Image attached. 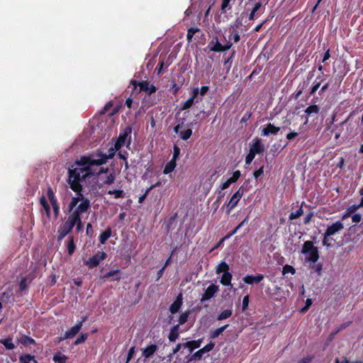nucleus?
<instances>
[{
	"mask_svg": "<svg viewBox=\"0 0 363 363\" xmlns=\"http://www.w3.org/2000/svg\"><path fill=\"white\" fill-rule=\"evenodd\" d=\"M116 150L115 147H111L108 155L97 151L77 160L68 169V184L73 189L78 190L80 188L79 181L95 179L98 174L106 172L108 168L104 169L101 165L114 156Z\"/></svg>",
	"mask_w": 363,
	"mask_h": 363,
	"instance_id": "1",
	"label": "nucleus"
},
{
	"mask_svg": "<svg viewBox=\"0 0 363 363\" xmlns=\"http://www.w3.org/2000/svg\"><path fill=\"white\" fill-rule=\"evenodd\" d=\"M75 225H77V230H79L82 227L80 216H77V215L69 216L67 221L58 229L57 240L59 241L62 240L71 231Z\"/></svg>",
	"mask_w": 363,
	"mask_h": 363,
	"instance_id": "2",
	"label": "nucleus"
},
{
	"mask_svg": "<svg viewBox=\"0 0 363 363\" xmlns=\"http://www.w3.org/2000/svg\"><path fill=\"white\" fill-rule=\"evenodd\" d=\"M302 254L305 255V261L315 263L319 258L318 248L313 245V242L306 241L302 247Z\"/></svg>",
	"mask_w": 363,
	"mask_h": 363,
	"instance_id": "3",
	"label": "nucleus"
},
{
	"mask_svg": "<svg viewBox=\"0 0 363 363\" xmlns=\"http://www.w3.org/2000/svg\"><path fill=\"white\" fill-rule=\"evenodd\" d=\"M131 132H132V128L130 127H127L125 129L124 132L119 135V137L115 144V148L116 150L120 149L121 147L124 146L125 144L127 146L130 145V140L129 139L127 141V138H128V136L131 133Z\"/></svg>",
	"mask_w": 363,
	"mask_h": 363,
	"instance_id": "4",
	"label": "nucleus"
},
{
	"mask_svg": "<svg viewBox=\"0 0 363 363\" xmlns=\"http://www.w3.org/2000/svg\"><path fill=\"white\" fill-rule=\"evenodd\" d=\"M107 255L104 252H98L94 256L86 260L84 263L89 268H94L99 264V263L106 259Z\"/></svg>",
	"mask_w": 363,
	"mask_h": 363,
	"instance_id": "5",
	"label": "nucleus"
},
{
	"mask_svg": "<svg viewBox=\"0 0 363 363\" xmlns=\"http://www.w3.org/2000/svg\"><path fill=\"white\" fill-rule=\"evenodd\" d=\"M244 194V189L241 186L239 188V189L230 198L227 207H228V213H230L231 211L235 208L238 203L242 198V195Z\"/></svg>",
	"mask_w": 363,
	"mask_h": 363,
	"instance_id": "6",
	"label": "nucleus"
},
{
	"mask_svg": "<svg viewBox=\"0 0 363 363\" xmlns=\"http://www.w3.org/2000/svg\"><path fill=\"white\" fill-rule=\"evenodd\" d=\"M86 320V317H83L80 321L69 330L65 332L63 339L72 338L74 337L80 330L82 327L83 323Z\"/></svg>",
	"mask_w": 363,
	"mask_h": 363,
	"instance_id": "7",
	"label": "nucleus"
},
{
	"mask_svg": "<svg viewBox=\"0 0 363 363\" xmlns=\"http://www.w3.org/2000/svg\"><path fill=\"white\" fill-rule=\"evenodd\" d=\"M214 346H215V344L213 342H211L209 344L206 345L203 348H201L199 350H198L197 352H196L191 357L189 361H192V360L196 359H201L203 355L205 353L211 351L213 349Z\"/></svg>",
	"mask_w": 363,
	"mask_h": 363,
	"instance_id": "8",
	"label": "nucleus"
},
{
	"mask_svg": "<svg viewBox=\"0 0 363 363\" xmlns=\"http://www.w3.org/2000/svg\"><path fill=\"white\" fill-rule=\"evenodd\" d=\"M343 228V224L340 221H337L331 225H329L325 233H326V235L332 236L340 232Z\"/></svg>",
	"mask_w": 363,
	"mask_h": 363,
	"instance_id": "9",
	"label": "nucleus"
},
{
	"mask_svg": "<svg viewBox=\"0 0 363 363\" xmlns=\"http://www.w3.org/2000/svg\"><path fill=\"white\" fill-rule=\"evenodd\" d=\"M218 291V286L215 284L210 285L205 291L204 294L201 298V302L211 299Z\"/></svg>",
	"mask_w": 363,
	"mask_h": 363,
	"instance_id": "10",
	"label": "nucleus"
},
{
	"mask_svg": "<svg viewBox=\"0 0 363 363\" xmlns=\"http://www.w3.org/2000/svg\"><path fill=\"white\" fill-rule=\"evenodd\" d=\"M89 208V200H84L79 203L77 208L70 214V216L77 215V216H79L80 213L86 212Z\"/></svg>",
	"mask_w": 363,
	"mask_h": 363,
	"instance_id": "11",
	"label": "nucleus"
},
{
	"mask_svg": "<svg viewBox=\"0 0 363 363\" xmlns=\"http://www.w3.org/2000/svg\"><path fill=\"white\" fill-rule=\"evenodd\" d=\"M264 147L259 139H255L250 143V151L254 155L260 154L264 152Z\"/></svg>",
	"mask_w": 363,
	"mask_h": 363,
	"instance_id": "12",
	"label": "nucleus"
},
{
	"mask_svg": "<svg viewBox=\"0 0 363 363\" xmlns=\"http://www.w3.org/2000/svg\"><path fill=\"white\" fill-rule=\"evenodd\" d=\"M210 45H213L211 48H210V50L211 51H213V52H222V51H225L228 49L230 48V47L232 46V43L228 42L225 45H223L221 43H220L218 42V40H216V41L215 43H213V41L210 43Z\"/></svg>",
	"mask_w": 363,
	"mask_h": 363,
	"instance_id": "13",
	"label": "nucleus"
},
{
	"mask_svg": "<svg viewBox=\"0 0 363 363\" xmlns=\"http://www.w3.org/2000/svg\"><path fill=\"white\" fill-rule=\"evenodd\" d=\"M264 279V275L257 274L256 275L248 274L243 278V281L247 284H254L259 283Z\"/></svg>",
	"mask_w": 363,
	"mask_h": 363,
	"instance_id": "14",
	"label": "nucleus"
},
{
	"mask_svg": "<svg viewBox=\"0 0 363 363\" xmlns=\"http://www.w3.org/2000/svg\"><path fill=\"white\" fill-rule=\"evenodd\" d=\"M96 177L95 179H92V178H91V179H85L84 180L79 181V183L80 188L78 190H74L72 187H70L73 191L77 192V195H76L75 197H76V199H77V201L79 202H81V201H82L84 200H89L87 198L84 197V195L81 193V191L82 189V183H86L88 181H89L91 179V180H96ZM69 186H71L69 185Z\"/></svg>",
	"mask_w": 363,
	"mask_h": 363,
	"instance_id": "15",
	"label": "nucleus"
},
{
	"mask_svg": "<svg viewBox=\"0 0 363 363\" xmlns=\"http://www.w3.org/2000/svg\"><path fill=\"white\" fill-rule=\"evenodd\" d=\"M280 130V128L275 126L272 123H269L266 128H263L262 130V135L263 136H267L269 134H277L279 130Z\"/></svg>",
	"mask_w": 363,
	"mask_h": 363,
	"instance_id": "16",
	"label": "nucleus"
},
{
	"mask_svg": "<svg viewBox=\"0 0 363 363\" xmlns=\"http://www.w3.org/2000/svg\"><path fill=\"white\" fill-rule=\"evenodd\" d=\"M141 91H146L148 94H151L156 91V88L153 84L145 81L139 83Z\"/></svg>",
	"mask_w": 363,
	"mask_h": 363,
	"instance_id": "17",
	"label": "nucleus"
},
{
	"mask_svg": "<svg viewBox=\"0 0 363 363\" xmlns=\"http://www.w3.org/2000/svg\"><path fill=\"white\" fill-rule=\"evenodd\" d=\"M202 339L197 340L188 341L184 343V347L188 348L189 352H192L194 349L199 348L201 346Z\"/></svg>",
	"mask_w": 363,
	"mask_h": 363,
	"instance_id": "18",
	"label": "nucleus"
},
{
	"mask_svg": "<svg viewBox=\"0 0 363 363\" xmlns=\"http://www.w3.org/2000/svg\"><path fill=\"white\" fill-rule=\"evenodd\" d=\"M158 347L156 345H151L143 350V356L147 359L151 357L157 350Z\"/></svg>",
	"mask_w": 363,
	"mask_h": 363,
	"instance_id": "19",
	"label": "nucleus"
},
{
	"mask_svg": "<svg viewBox=\"0 0 363 363\" xmlns=\"http://www.w3.org/2000/svg\"><path fill=\"white\" fill-rule=\"evenodd\" d=\"M199 94V89L196 88L194 89L192 96L191 98H189L187 101H185L183 106L182 107V110H186L189 108L192 104H194V99L196 98V96Z\"/></svg>",
	"mask_w": 363,
	"mask_h": 363,
	"instance_id": "20",
	"label": "nucleus"
},
{
	"mask_svg": "<svg viewBox=\"0 0 363 363\" xmlns=\"http://www.w3.org/2000/svg\"><path fill=\"white\" fill-rule=\"evenodd\" d=\"M179 325H177L171 328L170 333L168 335V339L170 342H174L179 338Z\"/></svg>",
	"mask_w": 363,
	"mask_h": 363,
	"instance_id": "21",
	"label": "nucleus"
},
{
	"mask_svg": "<svg viewBox=\"0 0 363 363\" xmlns=\"http://www.w3.org/2000/svg\"><path fill=\"white\" fill-rule=\"evenodd\" d=\"M181 297L182 294H179L177 300L170 306L169 311L172 313H175L179 310L182 305Z\"/></svg>",
	"mask_w": 363,
	"mask_h": 363,
	"instance_id": "22",
	"label": "nucleus"
},
{
	"mask_svg": "<svg viewBox=\"0 0 363 363\" xmlns=\"http://www.w3.org/2000/svg\"><path fill=\"white\" fill-rule=\"evenodd\" d=\"M261 6H262L261 2H257L255 4V6L253 7V9L250 14V16H249L250 20H254L255 18H257L259 16L258 11L260 9Z\"/></svg>",
	"mask_w": 363,
	"mask_h": 363,
	"instance_id": "23",
	"label": "nucleus"
},
{
	"mask_svg": "<svg viewBox=\"0 0 363 363\" xmlns=\"http://www.w3.org/2000/svg\"><path fill=\"white\" fill-rule=\"evenodd\" d=\"M231 279H232V275L228 272H225V273H223L221 279L220 283L224 286H232L231 284Z\"/></svg>",
	"mask_w": 363,
	"mask_h": 363,
	"instance_id": "24",
	"label": "nucleus"
},
{
	"mask_svg": "<svg viewBox=\"0 0 363 363\" xmlns=\"http://www.w3.org/2000/svg\"><path fill=\"white\" fill-rule=\"evenodd\" d=\"M176 164H177L176 161L174 160H171L165 165L164 171H163L164 174H167L172 172L176 167Z\"/></svg>",
	"mask_w": 363,
	"mask_h": 363,
	"instance_id": "25",
	"label": "nucleus"
},
{
	"mask_svg": "<svg viewBox=\"0 0 363 363\" xmlns=\"http://www.w3.org/2000/svg\"><path fill=\"white\" fill-rule=\"evenodd\" d=\"M0 343L4 345L6 350H13L15 348V345L13 343L11 338L1 339Z\"/></svg>",
	"mask_w": 363,
	"mask_h": 363,
	"instance_id": "26",
	"label": "nucleus"
},
{
	"mask_svg": "<svg viewBox=\"0 0 363 363\" xmlns=\"http://www.w3.org/2000/svg\"><path fill=\"white\" fill-rule=\"evenodd\" d=\"M67 359V357L60 352H57V353L55 354L52 357V360L55 363H65Z\"/></svg>",
	"mask_w": 363,
	"mask_h": 363,
	"instance_id": "27",
	"label": "nucleus"
},
{
	"mask_svg": "<svg viewBox=\"0 0 363 363\" xmlns=\"http://www.w3.org/2000/svg\"><path fill=\"white\" fill-rule=\"evenodd\" d=\"M320 108L317 105H311L306 108L305 110V113L308 116H311L312 114H316L318 113Z\"/></svg>",
	"mask_w": 363,
	"mask_h": 363,
	"instance_id": "28",
	"label": "nucleus"
},
{
	"mask_svg": "<svg viewBox=\"0 0 363 363\" xmlns=\"http://www.w3.org/2000/svg\"><path fill=\"white\" fill-rule=\"evenodd\" d=\"M33 361L34 363H38L35 359V357L30 354H25L20 357L21 363H30Z\"/></svg>",
	"mask_w": 363,
	"mask_h": 363,
	"instance_id": "29",
	"label": "nucleus"
},
{
	"mask_svg": "<svg viewBox=\"0 0 363 363\" xmlns=\"http://www.w3.org/2000/svg\"><path fill=\"white\" fill-rule=\"evenodd\" d=\"M107 193L110 195H113L115 199L123 198L125 196L124 191L121 189L109 190Z\"/></svg>",
	"mask_w": 363,
	"mask_h": 363,
	"instance_id": "30",
	"label": "nucleus"
},
{
	"mask_svg": "<svg viewBox=\"0 0 363 363\" xmlns=\"http://www.w3.org/2000/svg\"><path fill=\"white\" fill-rule=\"evenodd\" d=\"M228 326V325H225L211 332L210 335L211 338L214 339L218 337L227 328Z\"/></svg>",
	"mask_w": 363,
	"mask_h": 363,
	"instance_id": "31",
	"label": "nucleus"
},
{
	"mask_svg": "<svg viewBox=\"0 0 363 363\" xmlns=\"http://www.w3.org/2000/svg\"><path fill=\"white\" fill-rule=\"evenodd\" d=\"M111 235V230L107 229L105 231H104L99 236V241L101 244H104L106 240L110 238Z\"/></svg>",
	"mask_w": 363,
	"mask_h": 363,
	"instance_id": "32",
	"label": "nucleus"
},
{
	"mask_svg": "<svg viewBox=\"0 0 363 363\" xmlns=\"http://www.w3.org/2000/svg\"><path fill=\"white\" fill-rule=\"evenodd\" d=\"M233 314V311L231 309H226L223 311H222L218 315V320H222L226 318H228L230 317Z\"/></svg>",
	"mask_w": 363,
	"mask_h": 363,
	"instance_id": "33",
	"label": "nucleus"
},
{
	"mask_svg": "<svg viewBox=\"0 0 363 363\" xmlns=\"http://www.w3.org/2000/svg\"><path fill=\"white\" fill-rule=\"evenodd\" d=\"M119 273H120L119 270L111 271V272L106 273L104 276V277L108 279V278H111L113 277V278L111 280H118L120 279Z\"/></svg>",
	"mask_w": 363,
	"mask_h": 363,
	"instance_id": "34",
	"label": "nucleus"
},
{
	"mask_svg": "<svg viewBox=\"0 0 363 363\" xmlns=\"http://www.w3.org/2000/svg\"><path fill=\"white\" fill-rule=\"evenodd\" d=\"M248 220V216H247L244 220H242L230 233H229L228 235H227L224 238L223 240L225 239H228L229 238H230L231 236H233L234 234H235L237 233V231L244 225V224L245 223H247V221Z\"/></svg>",
	"mask_w": 363,
	"mask_h": 363,
	"instance_id": "35",
	"label": "nucleus"
},
{
	"mask_svg": "<svg viewBox=\"0 0 363 363\" xmlns=\"http://www.w3.org/2000/svg\"><path fill=\"white\" fill-rule=\"evenodd\" d=\"M19 342H21L23 345H29L31 344H34L35 340L33 338L25 335L19 339Z\"/></svg>",
	"mask_w": 363,
	"mask_h": 363,
	"instance_id": "36",
	"label": "nucleus"
},
{
	"mask_svg": "<svg viewBox=\"0 0 363 363\" xmlns=\"http://www.w3.org/2000/svg\"><path fill=\"white\" fill-rule=\"evenodd\" d=\"M116 179V174L114 172L109 173L108 175L106 176V179L104 181V183L107 185L112 184Z\"/></svg>",
	"mask_w": 363,
	"mask_h": 363,
	"instance_id": "37",
	"label": "nucleus"
},
{
	"mask_svg": "<svg viewBox=\"0 0 363 363\" xmlns=\"http://www.w3.org/2000/svg\"><path fill=\"white\" fill-rule=\"evenodd\" d=\"M228 269H229L228 265L225 262H222L217 267L216 273L217 274H220L221 272L225 273V272H228Z\"/></svg>",
	"mask_w": 363,
	"mask_h": 363,
	"instance_id": "38",
	"label": "nucleus"
},
{
	"mask_svg": "<svg viewBox=\"0 0 363 363\" xmlns=\"http://www.w3.org/2000/svg\"><path fill=\"white\" fill-rule=\"evenodd\" d=\"M191 135H192V130L190 128H188L183 131H180V133H179L180 138L184 140H188L191 137Z\"/></svg>",
	"mask_w": 363,
	"mask_h": 363,
	"instance_id": "39",
	"label": "nucleus"
},
{
	"mask_svg": "<svg viewBox=\"0 0 363 363\" xmlns=\"http://www.w3.org/2000/svg\"><path fill=\"white\" fill-rule=\"evenodd\" d=\"M361 206H362L360 205V203L358 205H352V206H349L348 208L347 209L346 213L344 216V218L349 216L351 214L354 213Z\"/></svg>",
	"mask_w": 363,
	"mask_h": 363,
	"instance_id": "40",
	"label": "nucleus"
},
{
	"mask_svg": "<svg viewBox=\"0 0 363 363\" xmlns=\"http://www.w3.org/2000/svg\"><path fill=\"white\" fill-rule=\"evenodd\" d=\"M75 250V245L74 243V239L72 237H69L67 243V250L69 255H72Z\"/></svg>",
	"mask_w": 363,
	"mask_h": 363,
	"instance_id": "41",
	"label": "nucleus"
},
{
	"mask_svg": "<svg viewBox=\"0 0 363 363\" xmlns=\"http://www.w3.org/2000/svg\"><path fill=\"white\" fill-rule=\"evenodd\" d=\"M200 30L197 28H190L188 29L186 39L189 42H190L194 36V35L199 32Z\"/></svg>",
	"mask_w": 363,
	"mask_h": 363,
	"instance_id": "42",
	"label": "nucleus"
},
{
	"mask_svg": "<svg viewBox=\"0 0 363 363\" xmlns=\"http://www.w3.org/2000/svg\"><path fill=\"white\" fill-rule=\"evenodd\" d=\"M50 201L51 205L52 206V208H53L55 217H57L58 216L59 212H60V206H59V205L57 203V199H52V200H51Z\"/></svg>",
	"mask_w": 363,
	"mask_h": 363,
	"instance_id": "43",
	"label": "nucleus"
},
{
	"mask_svg": "<svg viewBox=\"0 0 363 363\" xmlns=\"http://www.w3.org/2000/svg\"><path fill=\"white\" fill-rule=\"evenodd\" d=\"M303 213V211L302 208H300L298 210H297L295 212H291L289 215V218L291 220L296 219L297 218H299Z\"/></svg>",
	"mask_w": 363,
	"mask_h": 363,
	"instance_id": "44",
	"label": "nucleus"
},
{
	"mask_svg": "<svg viewBox=\"0 0 363 363\" xmlns=\"http://www.w3.org/2000/svg\"><path fill=\"white\" fill-rule=\"evenodd\" d=\"M330 237L331 236H330V235H326L325 233H324L323 240V244L324 246H326V247H331V246H333V244L331 242L332 239H331Z\"/></svg>",
	"mask_w": 363,
	"mask_h": 363,
	"instance_id": "45",
	"label": "nucleus"
},
{
	"mask_svg": "<svg viewBox=\"0 0 363 363\" xmlns=\"http://www.w3.org/2000/svg\"><path fill=\"white\" fill-rule=\"evenodd\" d=\"M296 272V270L295 269L290 266V265H285L284 267H283V271H282V273L283 274H288V273H291L292 274H294Z\"/></svg>",
	"mask_w": 363,
	"mask_h": 363,
	"instance_id": "46",
	"label": "nucleus"
},
{
	"mask_svg": "<svg viewBox=\"0 0 363 363\" xmlns=\"http://www.w3.org/2000/svg\"><path fill=\"white\" fill-rule=\"evenodd\" d=\"M188 317H189V312H185V313H183L182 314H181L179 316V324L180 325L184 324L187 321Z\"/></svg>",
	"mask_w": 363,
	"mask_h": 363,
	"instance_id": "47",
	"label": "nucleus"
},
{
	"mask_svg": "<svg viewBox=\"0 0 363 363\" xmlns=\"http://www.w3.org/2000/svg\"><path fill=\"white\" fill-rule=\"evenodd\" d=\"M87 337H88L87 334L80 335V336L79 337H77V339L75 340L74 345H79V344L84 342L87 339Z\"/></svg>",
	"mask_w": 363,
	"mask_h": 363,
	"instance_id": "48",
	"label": "nucleus"
},
{
	"mask_svg": "<svg viewBox=\"0 0 363 363\" xmlns=\"http://www.w3.org/2000/svg\"><path fill=\"white\" fill-rule=\"evenodd\" d=\"M311 305H312L311 298H307L306 301V305L301 309V312L306 313L309 309V308Z\"/></svg>",
	"mask_w": 363,
	"mask_h": 363,
	"instance_id": "49",
	"label": "nucleus"
},
{
	"mask_svg": "<svg viewBox=\"0 0 363 363\" xmlns=\"http://www.w3.org/2000/svg\"><path fill=\"white\" fill-rule=\"evenodd\" d=\"M240 172L239 170H236L233 172V176L229 179L232 183L235 182L240 177Z\"/></svg>",
	"mask_w": 363,
	"mask_h": 363,
	"instance_id": "50",
	"label": "nucleus"
},
{
	"mask_svg": "<svg viewBox=\"0 0 363 363\" xmlns=\"http://www.w3.org/2000/svg\"><path fill=\"white\" fill-rule=\"evenodd\" d=\"M255 155H254L252 152H251L250 151V152L245 157V163L247 164H250L252 162V161L253 160V159L255 158Z\"/></svg>",
	"mask_w": 363,
	"mask_h": 363,
	"instance_id": "51",
	"label": "nucleus"
},
{
	"mask_svg": "<svg viewBox=\"0 0 363 363\" xmlns=\"http://www.w3.org/2000/svg\"><path fill=\"white\" fill-rule=\"evenodd\" d=\"M135 354V346L132 347L128 353L127 360L125 363H128L130 360L133 358V355Z\"/></svg>",
	"mask_w": 363,
	"mask_h": 363,
	"instance_id": "52",
	"label": "nucleus"
},
{
	"mask_svg": "<svg viewBox=\"0 0 363 363\" xmlns=\"http://www.w3.org/2000/svg\"><path fill=\"white\" fill-rule=\"evenodd\" d=\"M79 201H77V199H76L75 196L73 197L69 204V211L73 210V208L77 205Z\"/></svg>",
	"mask_w": 363,
	"mask_h": 363,
	"instance_id": "53",
	"label": "nucleus"
},
{
	"mask_svg": "<svg viewBox=\"0 0 363 363\" xmlns=\"http://www.w3.org/2000/svg\"><path fill=\"white\" fill-rule=\"evenodd\" d=\"M320 86V82H316V80H315L313 83L312 88H311V94H314L318 89Z\"/></svg>",
	"mask_w": 363,
	"mask_h": 363,
	"instance_id": "54",
	"label": "nucleus"
},
{
	"mask_svg": "<svg viewBox=\"0 0 363 363\" xmlns=\"http://www.w3.org/2000/svg\"><path fill=\"white\" fill-rule=\"evenodd\" d=\"M362 219V216L359 213L354 214L352 216V220L353 223H359Z\"/></svg>",
	"mask_w": 363,
	"mask_h": 363,
	"instance_id": "55",
	"label": "nucleus"
},
{
	"mask_svg": "<svg viewBox=\"0 0 363 363\" xmlns=\"http://www.w3.org/2000/svg\"><path fill=\"white\" fill-rule=\"evenodd\" d=\"M19 286H20L21 291H24L27 288L26 279V278H23L21 280Z\"/></svg>",
	"mask_w": 363,
	"mask_h": 363,
	"instance_id": "56",
	"label": "nucleus"
},
{
	"mask_svg": "<svg viewBox=\"0 0 363 363\" xmlns=\"http://www.w3.org/2000/svg\"><path fill=\"white\" fill-rule=\"evenodd\" d=\"M248 304H249V297H248V296H246L243 298V300H242V309L245 310V308H247L248 306Z\"/></svg>",
	"mask_w": 363,
	"mask_h": 363,
	"instance_id": "57",
	"label": "nucleus"
},
{
	"mask_svg": "<svg viewBox=\"0 0 363 363\" xmlns=\"http://www.w3.org/2000/svg\"><path fill=\"white\" fill-rule=\"evenodd\" d=\"M340 362V363H362L360 360L350 361L347 357H342Z\"/></svg>",
	"mask_w": 363,
	"mask_h": 363,
	"instance_id": "58",
	"label": "nucleus"
},
{
	"mask_svg": "<svg viewBox=\"0 0 363 363\" xmlns=\"http://www.w3.org/2000/svg\"><path fill=\"white\" fill-rule=\"evenodd\" d=\"M179 152H180L179 148L177 146H174V155H173V157L172 160H174L176 161L177 157L179 155Z\"/></svg>",
	"mask_w": 363,
	"mask_h": 363,
	"instance_id": "59",
	"label": "nucleus"
},
{
	"mask_svg": "<svg viewBox=\"0 0 363 363\" xmlns=\"http://www.w3.org/2000/svg\"><path fill=\"white\" fill-rule=\"evenodd\" d=\"M48 197L50 201H51L54 199H56L54 192L52 191V190L50 188H49L48 189Z\"/></svg>",
	"mask_w": 363,
	"mask_h": 363,
	"instance_id": "60",
	"label": "nucleus"
},
{
	"mask_svg": "<svg viewBox=\"0 0 363 363\" xmlns=\"http://www.w3.org/2000/svg\"><path fill=\"white\" fill-rule=\"evenodd\" d=\"M230 184H232V182H230V180L228 179L227 181H225L224 183H223L220 186V189L222 190H224L227 188L229 187V186L230 185Z\"/></svg>",
	"mask_w": 363,
	"mask_h": 363,
	"instance_id": "61",
	"label": "nucleus"
},
{
	"mask_svg": "<svg viewBox=\"0 0 363 363\" xmlns=\"http://www.w3.org/2000/svg\"><path fill=\"white\" fill-rule=\"evenodd\" d=\"M113 106V103L111 101L108 102L104 107V109L102 111V113H105L107 112L109 108Z\"/></svg>",
	"mask_w": 363,
	"mask_h": 363,
	"instance_id": "62",
	"label": "nucleus"
},
{
	"mask_svg": "<svg viewBox=\"0 0 363 363\" xmlns=\"http://www.w3.org/2000/svg\"><path fill=\"white\" fill-rule=\"evenodd\" d=\"M313 216V213L312 212L309 213H308V215L304 218V220H303V221H304V223H305V224H308V223L311 221V218H312Z\"/></svg>",
	"mask_w": 363,
	"mask_h": 363,
	"instance_id": "63",
	"label": "nucleus"
},
{
	"mask_svg": "<svg viewBox=\"0 0 363 363\" xmlns=\"http://www.w3.org/2000/svg\"><path fill=\"white\" fill-rule=\"evenodd\" d=\"M263 174V167L254 172V177L257 179Z\"/></svg>",
	"mask_w": 363,
	"mask_h": 363,
	"instance_id": "64",
	"label": "nucleus"
}]
</instances>
